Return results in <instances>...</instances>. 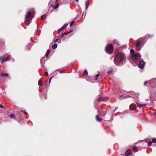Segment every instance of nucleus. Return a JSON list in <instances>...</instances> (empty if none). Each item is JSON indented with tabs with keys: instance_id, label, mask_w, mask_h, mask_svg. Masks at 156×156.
<instances>
[{
	"instance_id": "obj_1",
	"label": "nucleus",
	"mask_w": 156,
	"mask_h": 156,
	"mask_svg": "<svg viewBox=\"0 0 156 156\" xmlns=\"http://www.w3.org/2000/svg\"><path fill=\"white\" fill-rule=\"evenodd\" d=\"M114 62L116 66H121L123 65L126 62L125 55L122 52L118 53L114 57Z\"/></svg>"
},
{
	"instance_id": "obj_2",
	"label": "nucleus",
	"mask_w": 156,
	"mask_h": 156,
	"mask_svg": "<svg viewBox=\"0 0 156 156\" xmlns=\"http://www.w3.org/2000/svg\"><path fill=\"white\" fill-rule=\"evenodd\" d=\"M153 37L152 35H150L149 34H147L144 37L141 38H140L141 41H139L138 40V41L135 44L136 46V50L139 51H140L141 48L140 45L142 43H143V44L146 42V39L151 38Z\"/></svg>"
},
{
	"instance_id": "obj_3",
	"label": "nucleus",
	"mask_w": 156,
	"mask_h": 156,
	"mask_svg": "<svg viewBox=\"0 0 156 156\" xmlns=\"http://www.w3.org/2000/svg\"><path fill=\"white\" fill-rule=\"evenodd\" d=\"M34 15V13L33 11L31 12L29 11L27 12V14L26 16V18L25 20V23L26 25H29L31 21V20L29 18L33 16Z\"/></svg>"
},
{
	"instance_id": "obj_4",
	"label": "nucleus",
	"mask_w": 156,
	"mask_h": 156,
	"mask_svg": "<svg viewBox=\"0 0 156 156\" xmlns=\"http://www.w3.org/2000/svg\"><path fill=\"white\" fill-rule=\"evenodd\" d=\"M131 58L135 62H137L141 59V56L139 53H134L132 55Z\"/></svg>"
},
{
	"instance_id": "obj_5",
	"label": "nucleus",
	"mask_w": 156,
	"mask_h": 156,
	"mask_svg": "<svg viewBox=\"0 0 156 156\" xmlns=\"http://www.w3.org/2000/svg\"><path fill=\"white\" fill-rule=\"evenodd\" d=\"M105 51L108 54L111 53L113 51V47L111 44L107 45L105 48Z\"/></svg>"
},
{
	"instance_id": "obj_6",
	"label": "nucleus",
	"mask_w": 156,
	"mask_h": 156,
	"mask_svg": "<svg viewBox=\"0 0 156 156\" xmlns=\"http://www.w3.org/2000/svg\"><path fill=\"white\" fill-rule=\"evenodd\" d=\"M11 58V55H9L6 58H4L3 56L0 57V61L2 63H3L5 62L9 61Z\"/></svg>"
},
{
	"instance_id": "obj_7",
	"label": "nucleus",
	"mask_w": 156,
	"mask_h": 156,
	"mask_svg": "<svg viewBox=\"0 0 156 156\" xmlns=\"http://www.w3.org/2000/svg\"><path fill=\"white\" fill-rule=\"evenodd\" d=\"M145 64V62L143 60H141L138 65V67L141 69H143Z\"/></svg>"
},
{
	"instance_id": "obj_8",
	"label": "nucleus",
	"mask_w": 156,
	"mask_h": 156,
	"mask_svg": "<svg viewBox=\"0 0 156 156\" xmlns=\"http://www.w3.org/2000/svg\"><path fill=\"white\" fill-rule=\"evenodd\" d=\"M64 36V34L63 33H62V35L59 34V35H58V39L59 40V41H58L59 43H61V38L63 36Z\"/></svg>"
},
{
	"instance_id": "obj_9",
	"label": "nucleus",
	"mask_w": 156,
	"mask_h": 156,
	"mask_svg": "<svg viewBox=\"0 0 156 156\" xmlns=\"http://www.w3.org/2000/svg\"><path fill=\"white\" fill-rule=\"evenodd\" d=\"M131 152V150L130 149L128 150L125 152V154L126 156H129Z\"/></svg>"
},
{
	"instance_id": "obj_10",
	"label": "nucleus",
	"mask_w": 156,
	"mask_h": 156,
	"mask_svg": "<svg viewBox=\"0 0 156 156\" xmlns=\"http://www.w3.org/2000/svg\"><path fill=\"white\" fill-rule=\"evenodd\" d=\"M136 104L137 105V106L139 107H143V106H145V105H146V104H140L139 103H136Z\"/></svg>"
},
{
	"instance_id": "obj_11",
	"label": "nucleus",
	"mask_w": 156,
	"mask_h": 156,
	"mask_svg": "<svg viewBox=\"0 0 156 156\" xmlns=\"http://www.w3.org/2000/svg\"><path fill=\"white\" fill-rule=\"evenodd\" d=\"M95 119L98 122H100L101 120V119L99 118V116L98 115H96Z\"/></svg>"
},
{
	"instance_id": "obj_12",
	"label": "nucleus",
	"mask_w": 156,
	"mask_h": 156,
	"mask_svg": "<svg viewBox=\"0 0 156 156\" xmlns=\"http://www.w3.org/2000/svg\"><path fill=\"white\" fill-rule=\"evenodd\" d=\"M138 148V147L136 146L135 145H134L132 147V150L133 151H135V152H137V149Z\"/></svg>"
},
{
	"instance_id": "obj_13",
	"label": "nucleus",
	"mask_w": 156,
	"mask_h": 156,
	"mask_svg": "<svg viewBox=\"0 0 156 156\" xmlns=\"http://www.w3.org/2000/svg\"><path fill=\"white\" fill-rule=\"evenodd\" d=\"M1 76H5L8 77L9 76V74L7 73H1Z\"/></svg>"
},
{
	"instance_id": "obj_14",
	"label": "nucleus",
	"mask_w": 156,
	"mask_h": 156,
	"mask_svg": "<svg viewBox=\"0 0 156 156\" xmlns=\"http://www.w3.org/2000/svg\"><path fill=\"white\" fill-rule=\"evenodd\" d=\"M85 5H86V7H85V9L86 10H87L88 7L89 5V2H86L85 3Z\"/></svg>"
},
{
	"instance_id": "obj_15",
	"label": "nucleus",
	"mask_w": 156,
	"mask_h": 156,
	"mask_svg": "<svg viewBox=\"0 0 156 156\" xmlns=\"http://www.w3.org/2000/svg\"><path fill=\"white\" fill-rule=\"evenodd\" d=\"M126 98V96L124 95H122L119 97V99L120 100H122V99H125Z\"/></svg>"
},
{
	"instance_id": "obj_16",
	"label": "nucleus",
	"mask_w": 156,
	"mask_h": 156,
	"mask_svg": "<svg viewBox=\"0 0 156 156\" xmlns=\"http://www.w3.org/2000/svg\"><path fill=\"white\" fill-rule=\"evenodd\" d=\"M57 44H55L52 45V48L54 49H55L57 47Z\"/></svg>"
},
{
	"instance_id": "obj_17",
	"label": "nucleus",
	"mask_w": 156,
	"mask_h": 156,
	"mask_svg": "<svg viewBox=\"0 0 156 156\" xmlns=\"http://www.w3.org/2000/svg\"><path fill=\"white\" fill-rule=\"evenodd\" d=\"M50 52V50L48 49L47 50V51L45 54V55L46 57H48L49 54Z\"/></svg>"
},
{
	"instance_id": "obj_18",
	"label": "nucleus",
	"mask_w": 156,
	"mask_h": 156,
	"mask_svg": "<svg viewBox=\"0 0 156 156\" xmlns=\"http://www.w3.org/2000/svg\"><path fill=\"white\" fill-rule=\"evenodd\" d=\"M10 117L11 118H13L14 119H16V116L13 114H11L10 115Z\"/></svg>"
},
{
	"instance_id": "obj_19",
	"label": "nucleus",
	"mask_w": 156,
	"mask_h": 156,
	"mask_svg": "<svg viewBox=\"0 0 156 156\" xmlns=\"http://www.w3.org/2000/svg\"><path fill=\"white\" fill-rule=\"evenodd\" d=\"M59 7V3H57L55 5L54 7V9H57Z\"/></svg>"
},
{
	"instance_id": "obj_20",
	"label": "nucleus",
	"mask_w": 156,
	"mask_h": 156,
	"mask_svg": "<svg viewBox=\"0 0 156 156\" xmlns=\"http://www.w3.org/2000/svg\"><path fill=\"white\" fill-rule=\"evenodd\" d=\"M112 69H111L109 71L107 72V75L108 76H109L111 74V73H112Z\"/></svg>"
},
{
	"instance_id": "obj_21",
	"label": "nucleus",
	"mask_w": 156,
	"mask_h": 156,
	"mask_svg": "<svg viewBox=\"0 0 156 156\" xmlns=\"http://www.w3.org/2000/svg\"><path fill=\"white\" fill-rule=\"evenodd\" d=\"M103 111L104 112H105V113L104 114L100 113V114L102 116H104L105 115H106L107 112L106 111V110H105V109H104V111L103 110Z\"/></svg>"
},
{
	"instance_id": "obj_22",
	"label": "nucleus",
	"mask_w": 156,
	"mask_h": 156,
	"mask_svg": "<svg viewBox=\"0 0 156 156\" xmlns=\"http://www.w3.org/2000/svg\"><path fill=\"white\" fill-rule=\"evenodd\" d=\"M31 44H29L27 46L26 49H27L29 50L31 48Z\"/></svg>"
},
{
	"instance_id": "obj_23",
	"label": "nucleus",
	"mask_w": 156,
	"mask_h": 156,
	"mask_svg": "<svg viewBox=\"0 0 156 156\" xmlns=\"http://www.w3.org/2000/svg\"><path fill=\"white\" fill-rule=\"evenodd\" d=\"M46 18L45 15H42L41 17V18L42 20H45L46 19Z\"/></svg>"
},
{
	"instance_id": "obj_24",
	"label": "nucleus",
	"mask_w": 156,
	"mask_h": 156,
	"mask_svg": "<svg viewBox=\"0 0 156 156\" xmlns=\"http://www.w3.org/2000/svg\"><path fill=\"white\" fill-rule=\"evenodd\" d=\"M47 58H48L46 56V57H43L42 58V60H44V61H46L47 60Z\"/></svg>"
},
{
	"instance_id": "obj_25",
	"label": "nucleus",
	"mask_w": 156,
	"mask_h": 156,
	"mask_svg": "<svg viewBox=\"0 0 156 156\" xmlns=\"http://www.w3.org/2000/svg\"><path fill=\"white\" fill-rule=\"evenodd\" d=\"M38 85L39 86H41L42 85V84L40 80H39L38 81Z\"/></svg>"
},
{
	"instance_id": "obj_26",
	"label": "nucleus",
	"mask_w": 156,
	"mask_h": 156,
	"mask_svg": "<svg viewBox=\"0 0 156 156\" xmlns=\"http://www.w3.org/2000/svg\"><path fill=\"white\" fill-rule=\"evenodd\" d=\"M99 76V74H98L96 75V76L95 77H94V78L95 79V80H97V79H98L97 78H98V77Z\"/></svg>"
},
{
	"instance_id": "obj_27",
	"label": "nucleus",
	"mask_w": 156,
	"mask_h": 156,
	"mask_svg": "<svg viewBox=\"0 0 156 156\" xmlns=\"http://www.w3.org/2000/svg\"><path fill=\"white\" fill-rule=\"evenodd\" d=\"M152 143H156V139L155 138H153L152 139Z\"/></svg>"
},
{
	"instance_id": "obj_28",
	"label": "nucleus",
	"mask_w": 156,
	"mask_h": 156,
	"mask_svg": "<svg viewBox=\"0 0 156 156\" xmlns=\"http://www.w3.org/2000/svg\"><path fill=\"white\" fill-rule=\"evenodd\" d=\"M84 75H87V74L88 73H87V70H85L84 71Z\"/></svg>"
},
{
	"instance_id": "obj_29",
	"label": "nucleus",
	"mask_w": 156,
	"mask_h": 156,
	"mask_svg": "<svg viewBox=\"0 0 156 156\" xmlns=\"http://www.w3.org/2000/svg\"><path fill=\"white\" fill-rule=\"evenodd\" d=\"M64 29V28L63 27H62L60 28L58 30L59 33H60L61 31H62Z\"/></svg>"
},
{
	"instance_id": "obj_30",
	"label": "nucleus",
	"mask_w": 156,
	"mask_h": 156,
	"mask_svg": "<svg viewBox=\"0 0 156 156\" xmlns=\"http://www.w3.org/2000/svg\"><path fill=\"white\" fill-rule=\"evenodd\" d=\"M68 24L67 23H65L64 25L62 27H63L64 29L66 27H67V26H68Z\"/></svg>"
},
{
	"instance_id": "obj_31",
	"label": "nucleus",
	"mask_w": 156,
	"mask_h": 156,
	"mask_svg": "<svg viewBox=\"0 0 156 156\" xmlns=\"http://www.w3.org/2000/svg\"><path fill=\"white\" fill-rule=\"evenodd\" d=\"M152 141H150L148 142V145L149 146H150L151 145V144H152Z\"/></svg>"
},
{
	"instance_id": "obj_32",
	"label": "nucleus",
	"mask_w": 156,
	"mask_h": 156,
	"mask_svg": "<svg viewBox=\"0 0 156 156\" xmlns=\"http://www.w3.org/2000/svg\"><path fill=\"white\" fill-rule=\"evenodd\" d=\"M0 108H5V107L4 106L0 104Z\"/></svg>"
},
{
	"instance_id": "obj_33",
	"label": "nucleus",
	"mask_w": 156,
	"mask_h": 156,
	"mask_svg": "<svg viewBox=\"0 0 156 156\" xmlns=\"http://www.w3.org/2000/svg\"><path fill=\"white\" fill-rule=\"evenodd\" d=\"M130 53H133L134 52V50L133 49H131L130 50Z\"/></svg>"
},
{
	"instance_id": "obj_34",
	"label": "nucleus",
	"mask_w": 156,
	"mask_h": 156,
	"mask_svg": "<svg viewBox=\"0 0 156 156\" xmlns=\"http://www.w3.org/2000/svg\"><path fill=\"white\" fill-rule=\"evenodd\" d=\"M74 21H72L71 22L70 24V27L72 26L73 25V23H74Z\"/></svg>"
},
{
	"instance_id": "obj_35",
	"label": "nucleus",
	"mask_w": 156,
	"mask_h": 156,
	"mask_svg": "<svg viewBox=\"0 0 156 156\" xmlns=\"http://www.w3.org/2000/svg\"><path fill=\"white\" fill-rule=\"evenodd\" d=\"M53 76H52V77H51L50 78V79H49V83H51V79H52V78H53Z\"/></svg>"
},
{
	"instance_id": "obj_36",
	"label": "nucleus",
	"mask_w": 156,
	"mask_h": 156,
	"mask_svg": "<svg viewBox=\"0 0 156 156\" xmlns=\"http://www.w3.org/2000/svg\"><path fill=\"white\" fill-rule=\"evenodd\" d=\"M53 73L54 74V75H55L57 74V73L56 72V71H55Z\"/></svg>"
},
{
	"instance_id": "obj_37",
	"label": "nucleus",
	"mask_w": 156,
	"mask_h": 156,
	"mask_svg": "<svg viewBox=\"0 0 156 156\" xmlns=\"http://www.w3.org/2000/svg\"><path fill=\"white\" fill-rule=\"evenodd\" d=\"M58 39H56L55 40V41H54V42L55 43L57 42L58 41Z\"/></svg>"
},
{
	"instance_id": "obj_38",
	"label": "nucleus",
	"mask_w": 156,
	"mask_h": 156,
	"mask_svg": "<svg viewBox=\"0 0 156 156\" xmlns=\"http://www.w3.org/2000/svg\"><path fill=\"white\" fill-rule=\"evenodd\" d=\"M102 100V98H99L98 99V101H101Z\"/></svg>"
},
{
	"instance_id": "obj_39",
	"label": "nucleus",
	"mask_w": 156,
	"mask_h": 156,
	"mask_svg": "<svg viewBox=\"0 0 156 156\" xmlns=\"http://www.w3.org/2000/svg\"><path fill=\"white\" fill-rule=\"evenodd\" d=\"M45 74L46 76H47L48 75V73L47 72H45Z\"/></svg>"
},
{
	"instance_id": "obj_40",
	"label": "nucleus",
	"mask_w": 156,
	"mask_h": 156,
	"mask_svg": "<svg viewBox=\"0 0 156 156\" xmlns=\"http://www.w3.org/2000/svg\"><path fill=\"white\" fill-rule=\"evenodd\" d=\"M45 86L46 87H47L48 86H47V82H45L44 83Z\"/></svg>"
},
{
	"instance_id": "obj_41",
	"label": "nucleus",
	"mask_w": 156,
	"mask_h": 156,
	"mask_svg": "<svg viewBox=\"0 0 156 156\" xmlns=\"http://www.w3.org/2000/svg\"><path fill=\"white\" fill-rule=\"evenodd\" d=\"M147 83V81H146L144 82V86H146V85Z\"/></svg>"
},
{
	"instance_id": "obj_42",
	"label": "nucleus",
	"mask_w": 156,
	"mask_h": 156,
	"mask_svg": "<svg viewBox=\"0 0 156 156\" xmlns=\"http://www.w3.org/2000/svg\"><path fill=\"white\" fill-rule=\"evenodd\" d=\"M131 97V96L129 95H127L126 96V98H130V97Z\"/></svg>"
},
{
	"instance_id": "obj_43",
	"label": "nucleus",
	"mask_w": 156,
	"mask_h": 156,
	"mask_svg": "<svg viewBox=\"0 0 156 156\" xmlns=\"http://www.w3.org/2000/svg\"><path fill=\"white\" fill-rule=\"evenodd\" d=\"M21 111L22 112L24 113L25 114H27V113L25 112V111L22 110V111Z\"/></svg>"
},
{
	"instance_id": "obj_44",
	"label": "nucleus",
	"mask_w": 156,
	"mask_h": 156,
	"mask_svg": "<svg viewBox=\"0 0 156 156\" xmlns=\"http://www.w3.org/2000/svg\"><path fill=\"white\" fill-rule=\"evenodd\" d=\"M155 117H156V112H154L153 113Z\"/></svg>"
},
{
	"instance_id": "obj_45",
	"label": "nucleus",
	"mask_w": 156,
	"mask_h": 156,
	"mask_svg": "<svg viewBox=\"0 0 156 156\" xmlns=\"http://www.w3.org/2000/svg\"><path fill=\"white\" fill-rule=\"evenodd\" d=\"M69 34V33H68V32H67V33H65L64 34V35H67V34Z\"/></svg>"
},
{
	"instance_id": "obj_46",
	"label": "nucleus",
	"mask_w": 156,
	"mask_h": 156,
	"mask_svg": "<svg viewBox=\"0 0 156 156\" xmlns=\"http://www.w3.org/2000/svg\"><path fill=\"white\" fill-rule=\"evenodd\" d=\"M72 31H73V30H70L69 31V32H68L69 34V33H70Z\"/></svg>"
},
{
	"instance_id": "obj_47",
	"label": "nucleus",
	"mask_w": 156,
	"mask_h": 156,
	"mask_svg": "<svg viewBox=\"0 0 156 156\" xmlns=\"http://www.w3.org/2000/svg\"><path fill=\"white\" fill-rule=\"evenodd\" d=\"M117 108H118V107H116V108H115V109L114 111V112H115Z\"/></svg>"
},
{
	"instance_id": "obj_48",
	"label": "nucleus",
	"mask_w": 156,
	"mask_h": 156,
	"mask_svg": "<svg viewBox=\"0 0 156 156\" xmlns=\"http://www.w3.org/2000/svg\"><path fill=\"white\" fill-rule=\"evenodd\" d=\"M44 97H45V99H47V96H44Z\"/></svg>"
},
{
	"instance_id": "obj_49",
	"label": "nucleus",
	"mask_w": 156,
	"mask_h": 156,
	"mask_svg": "<svg viewBox=\"0 0 156 156\" xmlns=\"http://www.w3.org/2000/svg\"><path fill=\"white\" fill-rule=\"evenodd\" d=\"M117 44L118 45H119V44H118V43H117Z\"/></svg>"
},
{
	"instance_id": "obj_50",
	"label": "nucleus",
	"mask_w": 156,
	"mask_h": 156,
	"mask_svg": "<svg viewBox=\"0 0 156 156\" xmlns=\"http://www.w3.org/2000/svg\"><path fill=\"white\" fill-rule=\"evenodd\" d=\"M57 0H56V1H55V2H56V3H57Z\"/></svg>"
},
{
	"instance_id": "obj_51",
	"label": "nucleus",
	"mask_w": 156,
	"mask_h": 156,
	"mask_svg": "<svg viewBox=\"0 0 156 156\" xmlns=\"http://www.w3.org/2000/svg\"><path fill=\"white\" fill-rule=\"evenodd\" d=\"M76 1L77 2H78V1H79V0H76Z\"/></svg>"
},
{
	"instance_id": "obj_52",
	"label": "nucleus",
	"mask_w": 156,
	"mask_h": 156,
	"mask_svg": "<svg viewBox=\"0 0 156 156\" xmlns=\"http://www.w3.org/2000/svg\"><path fill=\"white\" fill-rule=\"evenodd\" d=\"M143 141V140H140L141 142H142Z\"/></svg>"
},
{
	"instance_id": "obj_53",
	"label": "nucleus",
	"mask_w": 156,
	"mask_h": 156,
	"mask_svg": "<svg viewBox=\"0 0 156 156\" xmlns=\"http://www.w3.org/2000/svg\"><path fill=\"white\" fill-rule=\"evenodd\" d=\"M83 14H82V16H83Z\"/></svg>"
}]
</instances>
